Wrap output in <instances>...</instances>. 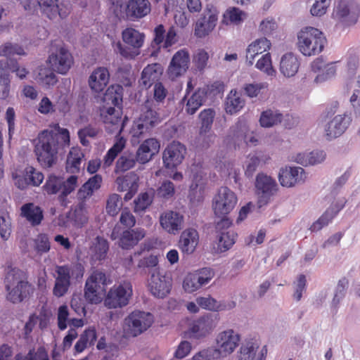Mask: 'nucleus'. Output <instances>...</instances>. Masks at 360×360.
I'll list each match as a JSON object with an SVG mask.
<instances>
[{
    "instance_id": "f257e3e1",
    "label": "nucleus",
    "mask_w": 360,
    "mask_h": 360,
    "mask_svg": "<svg viewBox=\"0 0 360 360\" xmlns=\"http://www.w3.org/2000/svg\"><path fill=\"white\" fill-rule=\"evenodd\" d=\"M58 136H60L65 145H69L68 130L61 128L58 124L51 125L49 129L40 132L36 139L34 152L39 163L43 167L49 168L57 161Z\"/></svg>"
},
{
    "instance_id": "f03ea898",
    "label": "nucleus",
    "mask_w": 360,
    "mask_h": 360,
    "mask_svg": "<svg viewBox=\"0 0 360 360\" xmlns=\"http://www.w3.org/2000/svg\"><path fill=\"white\" fill-rule=\"evenodd\" d=\"M122 100V88L120 85L109 86L105 93L100 108L101 117L110 132H117L123 129L124 122L122 120V110L118 105Z\"/></svg>"
},
{
    "instance_id": "7ed1b4c3",
    "label": "nucleus",
    "mask_w": 360,
    "mask_h": 360,
    "mask_svg": "<svg viewBox=\"0 0 360 360\" xmlns=\"http://www.w3.org/2000/svg\"><path fill=\"white\" fill-rule=\"evenodd\" d=\"M327 45V39L322 30L307 25L296 34V47L304 56L311 57L320 54Z\"/></svg>"
},
{
    "instance_id": "20e7f679",
    "label": "nucleus",
    "mask_w": 360,
    "mask_h": 360,
    "mask_svg": "<svg viewBox=\"0 0 360 360\" xmlns=\"http://www.w3.org/2000/svg\"><path fill=\"white\" fill-rule=\"evenodd\" d=\"M7 300L13 303H20L28 293L29 285L22 271L8 267L5 277Z\"/></svg>"
},
{
    "instance_id": "39448f33",
    "label": "nucleus",
    "mask_w": 360,
    "mask_h": 360,
    "mask_svg": "<svg viewBox=\"0 0 360 360\" xmlns=\"http://www.w3.org/2000/svg\"><path fill=\"white\" fill-rule=\"evenodd\" d=\"M56 273L53 294L57 297H60L68 292L71 285V279L79 281L82 278L84 269L81 264L63 265L56 267Z\"/></svg>"
},
{
    "instance_id": "423d86ee",
    "label": "nucleus",
    "mask_w": 360,
    "mask_h": 360,
    "mask_svg": "<svg viewBox=\"0 0 360 360\" xmlns=\"http://www.w3.org/2000/svg\"><path fill=\"white\" fill-rule=\"evenodd\" d=\"M78 186V177L71 175L66 179L55 174L47 176L43 190L47 195H58L62 205L66 204V197L72 193Z\"/></svg>"
},
{
    "instance_id": "0eeeda50",
    "label": "nucleus",
    "mask_w": 360,
    "mask_h": 360,
    "mask_svg": "<svg viewBox=\"0 0 360 360\" xmlns=\"http://www.w3.org/2000/svg\"><path fill=\"white\" fill-rule=\"evenodd\" d=\"M153 323L154 316L152 314L139 310L134 311L123 321V335L127 338H136L150 328Z\"/></svg>"
},
{
    "instance_id": "6e6552de",
    "label": "nucleus",
    "mask_w": 360,
    "mask_h": 360,
    "mask_svg": "<svg viewBox=\"0 0 360 360\" xmlns=\"http://www.w3.org/2000/svg\"><path fill=\"white\" fill-rule=\"evenodd\" d=\"M106 276L99 271H94L86 279L84 296L86 301L90 304H100L105 296Z\"/></svg>"
},
{
    "instance_id": "1a4fd4ad",
    "label": "nucleus",
    "mask_w": 360,
    "mask_h": 360,
    "mask_svg": "<svg viewBox=\"0 0 360 360\" xmlns=\"http://www.w3.org/2000/svg\"><path fill=\"white\" fill-rule=\"evenodd\" d=\"M360 13V6L354 0H338L332 18L337 25L347 27L356 23Z\"/></svg>"
},
{
    "instance_id": "9d476101",
    "label": "nucleus",
    "mask_w": 360,
    "mask_h": 360,
    "mask_svg": "<svg viewBox=\"0 0 360 360\" xmlns=\"http://www.w3.org/2000/svg\"><path fill=\"white\" fill-rule=\"evenodd\" d=\"M123 42L128 47L123 46L120 43L117 44L120 54L126 58H134L139 54V49L143 46L145 35L132 27H127L122 32Z\"/></svg>"
},
{
    "instance_id": "9b49d317",
    "label": "nucleus",
    "mask_w": 360,
    "mask_h": 360,
    "mask_svg": "<svg viewBox=\"0 0 360 360\" xmlns=\"http://www.w3.org/2000/svg\"><path fill=\"white\" fill-rule=\"evenodd\" d=\"M238 202L236 194L226 186L219 188L212 199V210L216 216L227 218Z\"/></svg>"
},
{
    "instance_id": "f8f14e48",
    "label": "nucleus",
    "mask_w": 360,
    "mask_h": 360,
    "mask_svg": "<svg viewBox=\"0 0 360 360\" xmlns=\"http://www.w3.org/2000/svg\"><path fill=\"white\" fill-rule=\"evenodd\" d=\"M240 342L239 333L231 328L219 332L214 339V349L223 359L231 355L238 347Z\"/></svg>"
},
{
    "instance_id": "ddd939ff",
    "label": "nucleus",
    "mask_w": 360,
    "mask_h": 360,
    "mask_svg": "<svg viewBox=\"0 0 360 360\" xmlns=\"http://www.w3.org/2000/svg\"><path fill=\"white\" fill-rule=\"evenodd\" d=\"M132 285L129 282L114 285L105 294L104 305L108 309H117L127 306L132 296Z\"/></svg>"
},
{
    "instance_id": "4468645a",
    "label": "nucleus",
    "mask_w": 360,
    "mask_h": 360,
    "mask_svg": "<svg viewBox=\"0 0 360 360\" xmlns=\"http://www.w3.org/2000/svg\"><path fill=\"white\" fill-rule=\"evenodd\" d=\"M219 316L207 314L194 320L189 326L188 334L193 339H202L210 335L217 328Z\"/></svg>"
},
{
    "instance_id": "2eb2a0df",
    "label": "nucleus",
    "mask_w": 360,
    "mask_h": 360,
    "mask_svg": "<svg viewBox=\"0 0 360 360\" xmlns=\"http://www.w3.org/2000/svg\"><path fill=\"white\" fill-rule=\"evenodd\" d=\"M219 10L213 6H207L194 24V34L198 38L208 36L215 29L219 19Z\"/></svg>"
},
{
    "instance_id": "dca6fc26",
    "label": "nucleus",
    "mask_w": 360,
    "mask_h": 360,
    "mask_svg": "<svg viewBox=\"0 0 360 360\" xmlns=\"http://www.w3.org/2000/svg\"><path fill=\"white\" fill-rule=\"evenodd\" d=\"M255 186V194L259 207L268 204L271 198L278 190L276 180L264 173H259L257 175Z\"/></svg>"
},
{
    "instance_id": "f3484780",
    "label": "nucleus",
    "mask_w": 360,
    "mask_h": 360,
    "mask_svg": "<svg viewBox=\"0 0 360 360\" xmlns=\"http://www.w3.org/2000/svg\"><path fill=\"white\" fill-rule=\"evenodd\" d=\"M191 64L189 51L181 49L177 51L172 57L166 73L171 80H176L186 74Z\"/></svg>"
},
{
    "instance_id": "a211bd4d",
    "label": "nucleus",
    "mask_w": 360,
    "mask_h": 360,
    "mask_svg": "<svg viewBox=\"0 0 360 360\" xmlns=\"http://www.w3.org/2000/svg\"><path fill=\"white\" fill-rule=\"evenodd\" d=\"M214 276L213 271L209 268H203L188 273L183 280L182 288L186 292L193 293L201 288L202 285L207 284Z\"/></svg>"
},
{
    "instance_id": "6ab92c4d",
    "label": "nucleus",
    "mask_w": 360,
    "mask_h": 360,
    "mask_svg": "<svg viewBox=\"0 0 360 360\" xmlns=\"http://www.w3.org/2000/svg\"><path fill=\"white\" fill-rule=\"evenodd\" d=\"M12 178L18 188L24 189L29 185L39 186L44 176L42 172L32 166H27L23 170L15 169L13 172Z\"/></svg>"
},
{
    "instance_id": "aec40b11",
    "label": "nucleus",
    "mask_w": 360,
    "mask_h": 360,
    "mask_svg": "<svg viewBox=\"0 0 360 360\" xmlns=\"http://www.w3.org/2000/svg\"><path fill=\"white\" fill-rule=\"evenodd\" d=\"M171 279L166 276L159 269H154L150 273L148 288L150 292L156 297L163 298L171 290Z\"/></svg>"
},
{
    "instance_id": "412c9836",
    "label": "nucleus",
    "mask_w": 360,
    "mask_h": 360,
    "mask_svg": "<svg viewBox=\"0 0 360 360\" xmlns=\"http://www.w3.org/2000/svg\"><path fill=\"white\" fill-rule=\"evenodd\" d=\"M159 222L166 233L176 235L184 226V216L179 212L168 210L160 214Z\"/></svg>"
},
{
    "instance_id": "4be33fe9",
    "label": "nucleus",
    "mask_w": 360,
    "mask_h": 360,
    "mask_svg": "<svg viewBox=\"0 0 360 360\" xmlns=\"http://www.w3.org/2000/svg\"><path fill=\"white\" fill-rule=\"evenodd\" d=\"M230 134L235 141H243L248 146H256L259 143L257 134L250 129L243 119L240 118L230 129Z\"/></svg>"
},
{
    "instance_id": "5701e85b",
    "label": "nucleus",
    "mask_w": 360,
    "mask_h": 360,
    "mask_svg": "<svg viewBox=\"0 0 360 360\" xmlns=\"http://www.w3.org/2000/svg\"><path fill=\"white\" fill-rule=\"evenodd\" d=\"M189 177L191 180L189 189V198L191 201L200 202L203 199L205 173L200 165H192L190 167Z\"/></svg>"
},
{
    "instance_id": "b1692460",
    "label": "nucleus",
    "mask_w": 360,
    "mask_h": 360,
    "mask_svg": "<svg viewBox=\"0 0 360 360\" xmlns=\"http://www.w3.org/2000/svg\"><path fill=\"white\" fill-rule=\"evenodd\" d=\"M186 153V147L178 141L169 143L162 154L163 165L167 169H174L181 165Z\"/></svg>"
},
{
    "instance_id": "393cba45",
    "label": "nucleus",
    "mask_w": 360,
    "mask_h": 360,
    "mask_svg": "<svg viewBox=\"0 0 360 360\" xmlns=\"http://www.w3.org/2000/svg\"><path fill=\"white\" fill-rule=\"evenodd\" d=\"M307 175L303 168L300 167L285 166L280 169L278 180L283 187L291 188L297 184L304 183Z\"/></svg>"
},
{
    "instance_id": "a878e982",
    "label": "nucleus",
    "mask_w": 360,
    "mask_h": 360,
    "mask_svg": "<svg viewBox=\"0 0 360 360\" xmlns=\"http://www.w3.org/2000/svg\"><path fill=\"white\" fill-rule=\"evenodd\" d=\"M42 13L51 20L65 18L70 13V6L60 0H37Z\"/></svg>"
},
{
    "instance_id": "bb28decb",
    "label": "nucleus",
    "mask_w": 360,
    "mask_h": 360,
    "mask_svg": "<svg viewBox=\"0 0 360 360\" xmlns=\"http://www.w3.org/2000/svg\"><path fill=\"white\" fill-rule=\"evenodd\" d=\"M231 225L229 218L221 219L217 224V229L219 231L218 235L217 251L225 252L235 243L237 233L231 229H228Z\"/></svg>"
},
{
    "instance_id": "cd10ccee",
    "label": "nucleus",
    "mask_w": 360,
    "mask_h": 360,
    "mask_svg": "<svg viewBox=\"0 0 360 360\" xmlns=\"http://www.w3.org/2000/svg\"><path fill=\"white\" fill-rule=\"evenodd\" d=\"M160 150V143L155 138L144 140L138 147L136 154L139 164L145 165L151 161Z\"/></svg>"
},
{
    "instance_id": "c85d7f7f",
    "label": "nucleus",
    "mask_w": 360,
    "mask_h": 360,
    "mask_svg": "<svg viewBox=\"0 0 360 360\" xmlns=\"http://www.w3.org/2000/svg\"><path fill=\"white\" fill-rule=\"evenodd\" d=\"M271 42L266 37L255 39L250 42L245 50V59L248 65H252L255 58L259 55H263L271 49Z\"/></svg>"
},
{
    "instance_id": "c756f323",
    "label": "nucleus",
    "mask_w": 360,
    "mask_h": 360,
    "mask_svg": "<svg viewBox=\"0 0 360 360\" xmlns=\"http://www.w3.org/2000/svg\"><path fill=\"white\" fill-rule=\"evenodd\" d=\"M338 62L326 63L321 59L317 58L311 64L312 70L318 72L314 78V82L321 84L333 78L337 72Z\"/></svg>"
},
{
    "instance_id": "7c9ffc66",
    "label": "nucleus",
    "mask_w": 360,
    "mask_h": 360,
    "mask_svg": "<svg viewBox=\"0 0 360 360\" xmlns=\"http://www.w3.org/2000/svg\"><path fill=\"white\" fill-rule=\"evenodd\" d=\"M49 63L53 70L65 74L72 64V58L66 49L60 48L49 56Z\"/></svg>"
},
{
    "instance_id": "2f4dec72",
    "label": "nucleus",
    "mask_w": 360,
    "mask_h": 360,
    "mask_svg": "<svg viewBox=\"0 0 360 360\" xmlns=\"http://www.w3.org/2000/svg\"><path fill=\"white\" fill-rule=\"evenodd\" d=\"M199 244V234L193 228L186 229L180 235L178 248L183 255L193 254Z\"/></svg>"
},
{
    "instance_id": "473e14b6",
    "label": "nucleus",
    "mask_w": 360,
    "mask_h": 360,
    "mask_svg": "<svg viewBox=\"0 0 360 360\" xmlns=\"http://www.w3.org/2000/svg\"><path fill=\"white\" fill-rule=\"evenodd\" d=\"M139 177L134 172H129L124 176L117 178L115 183L117 186V191H127L124 195V200H130L136 193L139 188Z\"/></svg>"
},
{
    "instance_id": "72a5a7b5",
    "label": "nucleus",
    "mask_w": 360,
    "mask_h": 360,
    "mask_svg": "<svg viewBox=\"0 0 360 360\" xmlns=\"http://www.w3.org/2000/svg\"><path fill=\"white\" fill-rule=\"evenodd\" d=\"M110 81V72L107 68L98 67L90 74L88 84L91 90L95 93L103 91Z\"/></svg>"
},
{
    "instance_id": "f704fd0d",
    "label": "nucleus",
    "mask_w": 360,
    "mask_h": 360,
    "mask_svg": "<svg viewBox=\"0 0 360 360\" xmlns=\"http://www.w3.org/2000/svg\"><path fill=\"white\" fill-rule=\"evenodd\" d=\"M349 124V118L345 115L334 116L324 126L326 136L328 139H334L340 136L346 130Z\"/></svg>"
},
{
    "instance_id": "c9c22d12",
    "label": "nucleus",
    "mask_w": 360,
    "mask_h": 360,
    "mask_svg": "<svg viewBox=\"0 0 360 360\" xmlns=\"http://www.w3.org/2000/svg\"><path fill=\"white\" fill-rule=\"evenodd\" d=\"M300 63L298 57L293 53H286L280 59L279 70L285 77H292L298 72Z\"/></svg>"
},
{
    "instance_id": "e433bc0d",
    "label": "nucleus",
    "mask_w": 360,
    "mask_h": 360,
    "mask_svg": "<svg viewBox=\"0 0 360 360\" xmlns=\"http://www.w3.org/2000/svg\"><path fill=\"white\" fill-rule=\"evenodd\" d=\"M145 236L146 231L141 228L124 231L120 238L118 245L122 249H131L137 245Z\"/></svg>"
},
{
    "instance_id": "4c0bfd02",
    "label": "nucleus",
    "mask_w": 360,
    "mask_h": 360,
    "mask_svg": "<svg viewBox=\"0 0 360 360\" xmlns=\"http://www.w3.org/2000/svg\"><path fill=\"white\" fill-rule=\"evenodd\" d=\"M20 215L32 226L39 225L44 218L42 210L33 203L23 205L20 208Z\"/></svg>"
},
{
    "instance_id": "58836bf2",
    "label": "nucleus",
    "mask_w": 360,
    "mask_h": 360,
    "mask_svg": "<svg viewBox=\"0 0 360 360\" xmlns=\"http://www.w3.org/2000/svg\"><path fill=\"white\" fill-rule=\"evenodd\" d=\"M150 11V4L148 0H129L127 5V13L131 17L141 18Z\"/></svg>"
},
{
    "instance_id": "ea45409f",
    "label": "nucleus",
    "mask_w": 360,
    "mask_h": 360,
    "mask_svg": "<svg viewBox=\"0 0 360 360\" xmlns=\"http://www.w3.org/2000/svg\"><path fill=\"white\" fill-rule=\"evenodd\" d=\"M84 158V154L79 147H72L67 156L65 169L71 174L78 173L80 170V165Z\"/></svg>"
},
{
    "instance_id": "a19ab883",
    "label": "nucleus",
    "mask_w": 360,
    "mask_h": 360,
    "mask_svg": "<svg viewBox=\"0 0 360 360\" xmlns=\"http://www.w3.org/2000/svg\"><path fill=\"white\" fill-rule=\"evenodd\" d=\"M248 14L237 7H229L223 13L221 23L225 25H239L247 18Z\"/></svg>"
},
{
    "instance_id": "79ce46f5",
    "label": "nucleus",
    "mask_w": 360,
    "mask_h": 360,
    "mask_svg": "<svg viewBox=\"0 0 360 360\" xmlns=\"http://www.w3.org/2000/svg\"><path fill=\"white\" fill-rule=\"evenodd\" d=\"M245 101L236 89H232L228 94L225 101V110L229 114L233 115L240 111Z\"/></svg>"
},
{
    "instance_id": "37998d69",
    "label": "nucleus",
    "mask_w": 360,
    "mask_h": 360,
    "mask_svg": "<svg viewBox=\"0 0 360 360\" xmlns=\"http://www.w3.org/2000/svg\"><path fill=\"white\" fill-rule=\"evenodd\" d=\"M163 72V68L159 63L148 65L142 71L141 82L146 86H150L151 84L158 80Z\"/></svg>"
},
{
    "instance_id": "c03bdc74",
    "label": "nucleus",
    "mask_w": 360,
    "mask_h": 360,
    "mask_svg": "<svg viewBox=\"0 0 360 360\" xmlns=\"http://www.w3.org/2000/svg\"><path fill=\"white\" fill-rule=\"evenodd\" d=\"M243 90L245 95L250 98H262L269 91V84L265 82L247 83L243 85Z\"/></svg>"
},
{
    "instance_id": "a18cd8bd",
    "label": "nucleus",
    "mask_w": 360,
    "mask_h": 360,
    "mask_svg": "<svg viewBox=\"0 0 360 360\" xmlns=\"http://www.w3.org/2000/svg\"><path fill=\"white\" fill-rule=\"evenodd\" d=\"M11 80L8 74V60H0V99L9 96Z\"/></svg>"
},
{
    "instance_id": "49530a36",
    "label": "nucleus",
    "mask_w": 360,
    "mask_h": 360,
    "mask_svg": "<svg viewBox=\"0 0 360 360\" xmlns=\"http://www.w3.org/2000/svg\"><path fill=\"white\" fill-rule=\"evenodd\" d=\"M255 67L268 77L274 78L276 76V70L273 65L270 53L262 55L255 62Z\"/></svg>"
},
{
    "instance_id": "de8ad7c7",
    "label": "nucleus",
    "mask_w": 360,
    "mask_h": 360,
    "mask_svg": "<svg viewBox=\"0 0 360 360\" xmlns=\"http://www.w3.org/2000/svg\"><path fill=\"white\" fill-rule=\"evenodd\" d=\"M136 162H138L136 160V154L134 155L133 152L127 150L117 159L115 164V172L118 173L128 171L134 168Z\"/></svg>"
},
{
    "instance_id": "09e8293b",
    "label": "nucleus",
    "mask_w": 360,
    "mask_h": 360,
    "mask_svg": "<svg viewBox=\"0 0 360 360\" xmlns=\"http://www.w3.org/2000/svg\"><path fill=\"white\" fill-rule=\"evenodd\" d=\"M126 139L122 136H117L113 146L108 150L103 158V167H110L117 155L125 148Z\"/></svg>"
},
{
    "instance_id": "8fccbe9b",
    "label": "nucleus",
    "mask_w": 360,
    "mask_h": 360,
    "mask_svg": "<svg viewBox=\"0 0 360 360\" xmlns=\"http://www.w3.org/2000/svg\"><path fill=\"white\" fill-rule=\"evenodd\" d=\"M206 96L205 89H198L195 91L186 101L185 110L191 115L194 114L198 108L202 105Z\"/></svg>"
},
{
    "instance_id": "3c124183",
    "label": "nucleus",
    "mask_w": 360,
    "mask_h": 360,
    "mask_svg": "<svg viewBox=\"0 0 360 360\" xmlns=\"http://www.w3.org/2000/svg\"><path fill=\"white\" fill-rule=\"evenodd\" d=\"M138 119L150 129L159 124L162 120L160 114L155 109L149 106L148 104L143 108Z\"/></svg>"
},
{
    "instance_id": "603ef678",
    "label": "nucleus",
    "mask_w": 360,
    "mask_h": 360,
    "mask_svg": "<svg viewBox=\"0 0 360 360\" xmlns=\"http://www.w3.org/2000/svg\"><path fill=\"white\" fill-rule=\"evenodd\" d=\"M283 115L277 110H266L262 112L259 118L261 127H272L282 121Z\"/></svg>"
},
{
    "instance_id": "864d4df0",
    "label": "nucleus",
    "mask_w": 360,
    "mask_h": 360,
    "mask_svg": "<svg viewBox=\"0 0 360 360\" xmlns=\"http://www.w3.org/2000/svg\"><path fill=\"white\" fill-rule=\"evenodd\" d=\"M108 250V241L103 238L97 237L90 248V253L94 260H102L105 258Z\"/></svg>"
},
{
    "instance_id": "5fc2aeb1",
    "label": "nucleus",
    "mask_w": 360,
    "mask_h": 360,
    "mask_svg": "<svg viewBox=\"0 0 360 360\" xmlns=\"http://www.w3.org/2000/svg\"><path fill=\"white\" fill-rule=\"evenodd\" d=\"M150 128L142 122L139 119L136 118L134 121L129 131L131 142H139L140 139L143 138L150 131Z\"/></svg>"
},
{
    "instance_id": "6e6d98bb",
    "label": "nucleus",
    "mask_w": 360,
    "mask_h": 360,
    "mask_svg": "<svg viewBox=\"0 0 360 360\" xmlns=\"http://www.w3.org/2000/svg\"><path fill=\"white\" fill-rule=\"evenodd\" d=\"M277 28L278 24L275 18L271 16H267L259 21L257 31L264 37L271 35Z\"/></svg>"
},
{
    "instance_id": "4d7b16f0",
    "label": "nucleus",
    "mask_w": 360,
    "mask_h": 360,
    "mask_svg": "<svg viewBox=\"0 0 360 360\" xmlns=\"http://www.w3.org/2000/svg\"><path fill=\"white\" fill-rule=\"evenodd\" d=\"M332 0H313L309 8L311 16L321 18L325 15L330 6Z\"/></svg>"
},
{
    "instance_id": "13d9d810",
    "label": "nucleus",
    "mask_w": 360,
    "mask_h": 360,
    "mask_svg": "<svg viewBox=\"0 0 360 360\" xmlns=\"http://www.w3.org/2000/svg\"><path fill=\"white\" fill-rule=\"evenodd\" d=\"M101 176L98 174L94 175L82 186V187L79 191V193L82 197L91 195L94 191L98 189L101 187Z\"/></svg>"
},
{
    "instance_id": "bf43d9fd",
    "label": "nucleus",
    "mask_w": 360,
    "mask_h": 360,
    "mask_svg": "<svg viewBox=\"0 0 360 360\" xmlns=\"http://www.w3.org/2000/svg\"><path fill=\"white\" fill-rule=\"evenodd\" d=\"M37 82L42 86H50L56 83L55 74L49 69L41 68L37 77Z\"/></svg>"
},
{
    "instance_id": "052dcab7",
    "label": "nucleus",
    "mask_w": 360,
    "mask_h": 360,
    "mask_svg": "<svg viewBox=\"0 0 360 360\" xmlns=\"http://www.w3.org/2000/svg\"><path fill=\"white\" fill-rule=\"evenodd\" d=\"M196 302L200 307L205 310L219 311L222 309L221 302L210 296L198 297Z\"/></svg>"
},
{
    "instance_id": "680f3d73",
    "label": "nucleus",
    "mask_w": 360,
    "mask_h": 360,
    "mask_svg": "<svg viewBox=\"0 0 360 360\" xmlns=\"http://www.w3.org/2000/svg\"><path fill=\"white\" fill-rule=\"evenodd\" d=\"M122 206L121 198L118 194L112 193L109 195L106 202V212L111 216L118 214Z\"/></svg>"
},
{
    "instance_id": "e2e57ef3",
    "label": "nucleus",
    "mask_w": 360,
    "mask_h": 360,
    "mask_svg": "<svg viewBox=\"0 0 360 360\" xmlns=\"http://www.w3.org/2000/svg\"><path fill=\"white\" fill-rule=\"evenodd\" d=\"M33 248L37 254L42 255L50 250L51 245L46 234H39L33 240Z\"/></svg>"
},
{
    "instance_id": "0e129e2a",
    "label": "nucleus",
    "mask_w": 360,
    "mask_h": 360,
    "mask_svg": "<svg viewBox=\"0 0 360 360\" xmlns=\"http://www.w3.org/2000/svg\"><path fill=\"white\" fill-rule=\"evenodd\" d=\"M157 195L159 198L168 200L172 198L175 193V187L170 181H164L156 191Z\"/></svg>"
},
{
    "instance_id": "69168bd1",
    "label": "nucleus",
    "mask_w": 360,
    "mask_h": 360,
    "mask_svg": "<svg viewBox=\"0 0 360 360\" xmlns=\"http://www.w3.org/2000/svg\"><path fill=\"white\" fill-rule=\"evenodd\" d=\"M153 197L147 192L141 193L134 200V212H141L146 210L152 203Z\"/></svg>"
},
{
    "instance_id": "338daca9",
    "label": "nucleus",
    "mask_w": 360,
    "mask_h": 360,
    "mask_svg": "<svg viewBox=\"0 0 360 360\" xmlns=\"http://www.w3.org/2000/svg\"><path fill=\"white\" fill-rule=\"evenodd\" d=\"M15 360H49V359L46 350L40 347L37 352L30 350L25 356L20 354H17Z\"/></svg>"
},
{
    "instance_id": "774afa93",
    "label": "nucleus",
    "mask_w": 360,
    "mask_h": 360,
    "mask_svg": "<svg viewBox=\"0 0 360 360\" xmlns=\"http://www.w3.org/2000/svg\"><path fill=\"white\" fill-rule=\"evenodd\" d=\"M191 360H222L214 347H207L195 353Z\"/></svg>"
}]
</instances>
